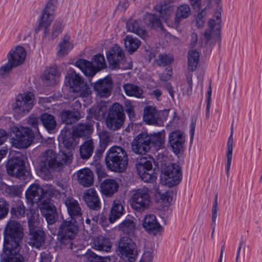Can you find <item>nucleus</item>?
Listing matches in <instances>:
<instances>
[{
    "instance_id": "052dcab7",
    "label": "nucleus",
    "mask_w": 262,
    "mask_h": 262,
    "mask_svg": "<svg viewBox=\"0 0 262 262\" xmlns=\"http://www.w3.org/2000/svg\"><path fill=\"white\" fill-rule=\"evenodd\" d=\"M9 205L3 198H0V219L5 217L8 214Z\"/></svg>"
},
{
    "instance_id": "774afa93",
    "label": "nucleus",
    "mask_w": 262,
    "mask_h": 262,
    "mask_svg": "<svg viewBox=\"0 0 262 262\" xmlns=\"http://www.w3.org/2000/svg\"><path fill=\"white\" fill-rule=\"evenodd\" d=\"M52 256L48 251L42 252L40 253V259L39 262H51Z\"/></svg>"
},
{
    "instance_id": "603ef678",
    "label": "nucleus",
    "mask_w": 262,
    "mask_h": 262,
    "mask_svg": "<svg viewBox=\"0 0 262 262\" xmlns=\"http://www.w3.org/2000/svg\"><path fill=\"white\" fill-rule=\"evenodd\" d=\"M123 88L125 94L129 96L139 98L143 93V91L139 86L130 83L124 84Z\"/></svg>"
},
{
    "instance_id": "f257e3e1",
    "label": "nucleus",
    "mask_w": 262,
    "mask_h": 262,
    "mask_svg": "<svg viewBox=\"0 0 262 262\" xmlns=\"http://www.w3.org/2000/svg\"><path fill=\"white\" fill-rule=\"evenodd\" d=\"M105 162L107 168L115 172H122L128 165L126 150L119 146H113L106 152Z\"/></svg>"
},
{
    "instance_id": "58836bf2",
    "label": "nucleus",
    "mask_w": 262,
    "mask_h": 262,
    "mask_svg": "<svg viewBox=\"0 0 262 262\" xmlns=\"http://www.w3.org/2000/svg\"><path fill=\"white\" fill-rule=\"evenodd\" d=\"M57 155V170L61 169L65 165H69L72 162L73 154L71 151L67 152L60 151Z\"/></svg>"
},
{
    "instance_id": "338daca9",
    "label": "nucleus",
    "mask_w": 262,
    "mask_h": 262,
    "mask_svg": "<svg viewBox=\"0 0 262 262\" xmlns=\"http://www.w3.org/2000/svg\"><path fill=\"white\" fill-rule=\"evenodd\" d=\"M153 258L152 251L151 249H148L144 251L142 259L145 262H151Z\"/></svg>"
},
{
    "instance_id": "8fccbe9b",
    "label": "nucleus",
    "mask_w": 262,
    "mask_h": 262,
    "mask_svg": "<svg viewBox=\"0 0 262 262\" xmlns=\"http://www.w3.org/2000/svg\"><path fill=\"white\" fill-rule=\"evenodd\" d=\"M59 46V49L57 55L59 57L64 56L73 48V45L70 41V37L67 35L64 36Z\"/></svg>"
},
{
    "instance_id": "393cba45",
    "label": "nucleus",
    "mask_w": 262,
    "mask_h": 262,
    "mask_svg": "<svg viewBox=\"0 0 262 262\" xmlns=\"http://www.w3.org/2000/svg\"><path fill=\"white\" fill-rule=\"evenodd\" d=\"M64 204L71 218L77 219L79 222H82L81 208L78 202L72 198H68L65 200Z\"/></svg>"
},
{
    "instance_id": "5701e85b",
    "label": "nucleus",
    "mask_w": 262,
    "mask_h": 262,
    "mask_svg": "<svg viewBox=\"0 0 262 262\" xmlns=\"http://www.w3.org/2000/svg\"><path fill=\"white\" fill-rule=\"evenodd\" d=\"M24 170L23 161L17 158H13L9 160L7 164L8 173L15 177L23 175Z\"/></svg>"
},
{
    "instance_id": "c9c22d12",
    "label": "nucleus",
    "mask_w": 262,
    "mask_h": 262,
    "mask_svg": "<svg viewBox=\"0 0 262 262\" xmlns=\"http://www.w3.org/2000/svg\"><path fill=\"white\" fill-rule=\"evenodd\" d=\"M155 198L157 203L164 207L169 206L172 200L170 191L162 192L158 187L155 189Z\"/></svg>"
},
{
    "instance_id": "e2e57ef3",
    "label": "nucleus",
    "mask_w": 262,
    "mask_h": 262,
    "mask_svg": "<svg viewBox=\"0 0 262 262\" xmlns=\"http://www.w3.org/2000/svg\"><path fill=\"white\" fill-rule=\"evenodd\" d=\"M27 216L28 217V224L39 221V213L37 210H30V212L27 213Z\"/></svg>"
},
{
    "instance_id": "c756f323",
    "label": "nucleus",
    "mask_w": 262,
    "mask_h": 262,
    "mask_svg": "<svg viewBox=\"0 0 262 262\" xmlns=\"http://www.w3.org/2000/svg\"><path fill=\"white\" fill-rule=\"evenodd\" d=\"M78 181L80 184L87 187L91 186L94 181V175L89 168H83L77 172Z\"/></svg>"
},
{
    "instance_id": "423d86ee",
    "label": "nucleus",
    "mask_w": 262,
    "mask_h": 262,
    "mask_svg": "<svg viewBox=\"0 0 262 262\" xmlns=\"http://www.w3.org/2000/svg\"><path fill=\"white\" fill-rule=\"evenodd\" d=\"M151 203L150 190L147 187H142L133 191L130 199L132 208L139 212L148 209Z\"/></svg>"
},
{
    "instance_id": "a878e982",
    "label": "nucleus",
    "mask_w": 262,
    "mask_h": 262,
    "mask_svg": "<svg viewBox=\"0 0 262 262\" xmlns=\"http://www.w3.org/2000/svg\"><path fill=\"white\" fill-rule=\"evenodd\" d=\"M191 13L190 7L188 4H182L178 6L174 11L172 23L174 27H177L181 21L188 17Z\"/></svg>"
},
{
    "instance_id": "c03bdc74",
    "label": "nucleus",
    "mask_w": 262,
    "mask_h": 262,
    "mask_svg": "<svg viewBox=\"0 0 262 262\" xmlns=\"http://www.w3.org/2000/svg\"><path fill=\"white\" fill-rule=\"evenodd\" d=\"M93 247L98 250L108 251L112 247V243L108 239L99 236L94 239Z\"/></svg>"
},
{
    "instance_id": "bf43d9fd",
    "label": "nucleus",
    "mask_w": 262,
    "mask_h": 262,
    "mask_svg": "<svg viewBox=\"0 0 262 262\" xmlns=\"http://www.w3.org/2000/svg\"><path fill=\"white\" fill-rule=\"evenodd\" d=\"M6 192L10 196H18L21 193V188L18 186H9L6 189Z\"/></svg>"
},
{
    "instance_id": "7c9ffc66",
    "label": "nucleus",
    "mask_w": 262,
    "mask_h": 262,
    "mask_svg": "<svg viewBox=\"0 0 262 262\" xmlns=\"http://www.w3.org/2000/svg\"><path fill=\"white\" fill-rule=\"evenodd\" d=\"M155 12L159 14L160 17H161L166 24L169 26L173 27L172 23L173 19L171 18V15L173 13V8L171 6L163 7L161 5H157L154 7Z\"/></svg>"
},
{
    "instance_id": "20e7f679",
    "label": "nucleus",
    "mask_w": 262,
    "mask_h": 262,
    "mask_svg": "<svg viewBox=\"0 0 262 262\" xmlns=\"http://www.w3.org/2000/svg\"><path fill=\"white\" fill-rule=\"evenodd\" d=\"M93 62L85 59H80L75 62V66L79 68L83 74L88 77H93L96 73L106 67V63L103 55L98 54L93 56Z\"/></svg>"
},
{
    "instance_id": "a19ab883",
    "label": "nucleus",
    "mask_w": 262,
    "mask_h": 262,
    "mask_svg": "<svg viewBox=\"0 0 262 262\" xmlns=\"http://www.w3.org/2000/svg\"><path fill=\"white\" fill-rule=\"evenodd\" d=\"M30 238L28 244L33 247L39 248L45 242V234L42 230L30 233Z\"/></svg>"
},
{
    "instance_id": "cd10ccee",
    "label": "nucleus",
    "mask_w": 262,
    "mask_h": 262,
    "mask_svg": "<svg viewBox=\"0 0 262 262\" xmlns=\"http://www.w3.org/2000/svg\"><path fill=\"white\" fill-rule=\"evenodd\" d=\"M136 220L133 217H128L118 225V230L124 234L132 235L136 230Z\"/></svg>"
},
{
    "instance_id": "69168bd1",
    "label": "nucleus",
    "mask_w": 262,
    "mask_h": 262,
    "mask_svg": "<svg viewBox=\"0 0 262 262\" xmlns=\"http://www.w3.org/2000/svg\"><path fill=\"white\" fill-rule=\"evenodd\" d=\"M28 123L34 128H37L39 123V118L34 114L31 115L28 119Z\"/></svg>"
},
{
    "instance_id": "e433bc0d",
    "label": "nucleus",
    "mask_w": 262,
    "mask_h": 262,
    "mask_svg": "<svg viewBox=\"0 0 262 262\" xmlns=\"http://www.w3.org/2000/svg\"><path fill=\"white\" fill-rule=\"evenodd\" d=\"M165 134L164 131L149 135L150 146L151 145L157 150L162 148L165 145Z\"/></svg>"
},
{
    "instance_id": "bb28decb",
    "label": "nucleus",
    "mask_w": 262,
    "mask_h": 262,
    "mask_svg": "<svg viewBox=\"0 0 262 262\" xmlns=\"http://www.w3.org/2000/svg\"><path fill=\"white\" fill-rule=\"evenodd\" d=\"M83 199L89 208L93 209L100 208V201L94 189H86L83 193Z\"/></svg>"
},
{
    "instance_id": "49530a36",
    "label": "nucleus",
    "mask_w": 262,
    "mask_h": 262,
    "mask_svg": "<svg viewBox=\"0 0 262 262\" xmlns=\"http://www.w3.org/2000/svg\"><path fill=\"white\" fill-rule=\"evenodd\" d=\"M94 150V144L91 139L85 141L80 147L79 151L81 158L88 159L91 156Z\"/></svg>"
},
{
    "instance_id": "4468645a",
    "label": "nucleus",
    "mask_w": 262,
    "mask_h": 262,
    "mask_svg": "<svg viewBox=\"0 0 262 262\" xmlns=\"http://www.w3.org/2000/svg\"><path fill=\"white\" fill-rule=\"evenodd\" d=\"M57 154L52 149L42 152L39 158L38 167L41 172L47 173L51 170H57Z\"/></svg>"
},
{
    "instance_id": "6ab92c4d",
    "label": "nucleus",
    "mask_w": 262,
    "mask_h": 262,
    "mask_svg": "<svg viewBox=\"0 0 262 262\" xmlns=\"http://www.w3.org/2000/svg\"><path fill=\"white\" fill-rule=\"evenodd\" d=\"M92 85L96 95L100 97H108L112 93L113 82L110 77L100 79Z\"/></svg>"
},
{
    "instance_id": "2eb2a0df",
    "label": "nucleus",
    "mask_w": 262,
    "mask_h": 262,
    "mask_svg": "<svg viewBox=\"0 0 262 262\" xmlns=\"http://www.w3.org/2000/svg\"><path fill=\"white\" fill-rule=\"evenodd\" d=\"M151 161L142 158L136 164V169L138 175L145 182H151L156 180V176L152 170Z\"/></svg>"
},
{
    "instance_id": "1a4fd4ad",
    "label": "nucleus",
    "mask_w": 262,
    "mask_h": 262,
    "mask_svg": "<svg viewBox=\"0 0 262 262\" xmlns=\"http://www.w3.org/2000/svg\"><path fill=\"white\" fill-rule=\"evenodd\" d=\"M52 195L53 191L51 188L45 189L37 184L31 185L26 192V196L28 201L32 203L41 202V205L48 202Z\"/></svg>"
},
{
    "instance_id": "4d7b16f0",
    "label": "nucleus",
    "mask_w": 262,
    "mask_h": 262,
    "mask_svg": "<svg viewBox=\"0 0 262 262\" xmlns=\"http://www.w3.org/2000/svg\"><path fill=\"white\" fill-rule=\"evenodd\" d=\"M232 145H233V138L232 134L230 135L229 138L228 143H227V170H229L231 164V161L232 159Z\"/></svg>"
},
{
    "instance_id": "9d476101",
    "label": "nucleus",
    "mask_w": 262,
    "mask_h": 262,
    "mask_svg": "<svg viewBox=\"0 0 262 262\" xmlns=\"http://www.w3.org/2000/svg\"><path fill=\"white\" fill-rule=\"evenodd\" d=\"M106 57L112 69L117 67L123 69H130L132 64L130 60H124V54L122 49L115 45L106 53Z\"/></svg>"
},
{
    "instance_id": "79ce46f5",
    "label": "nucleus",
    "mask_w": 262,
    "mask_h": 262,
    "mask_svg": "<svg viewBox=\"0 0 262 262\" xmlns=\"http://www.w3.org/2000/svg\"><path fill=\"white\" fill-rule=\"evenodd\" d=\"M158 115L156 108L151 106L145 107L143 114V120L147 124L157 123Z\"/></svg>"
},
{
    "instance_id": "13d9d810",
    "label": "nucleus",
    "mask_w": 262,
    "mask_h": 262,
    "mask_svg": "<svg viewBox=\"0 0 262 262\" xmlns=\"http://www.w3.org/2000/svg\"><path fill=\"white\" fill-rule=\"evenodd\" d=\"M206 12L205 9H202L196 15L195 19V25L198 28H202L205 24V17Z\"/></svg>"
},
{
    "instance_id": "09e8293b",
    "label": "nucleus",
    "mask_w": 262,
    "mask_h": 262,
    "mask_svg": "<svg viewBox=\"0 0 262 262\" xmlns=\"http://www.w3.org/2000/svg\"><path fill=\"white\" fill-rule=\"evenodd\" d=\"M44 127L48 130H53L56 126V122L54 117L48 113H43L40 117Z\"/></svg>"
},
{
    "instance_id": "b1692460",
    "label": "nucleus",
    "mask_w": 262,
    "mask_h": 262,
    "mask_svg": "<svg viewBox=\"0 0 262 262\" xmlns=\"http://www.w3.org/2000/svg\"><path fill=\"white\" fill-rule=\"evenodd\" d=\"M142 225L147 232L154 234L162 230V227L158 222L156 216L152 214H146L144 216Z\"/></svg>"
},
{
    "instance_id": "680f3d73",
    "label": "nucleus",
    "mask_w": 262,
    "mask_h": 262,
    "mask_svg": "<svg viewBox=\"0 0 262 262\" xmlns=\"http://www.w3.org/2000/svg\"><path fill=\"white\" fill-rule=\"evenodd\" d=\"M62 25L60 22L55 23L53 27L51 32V38L52 39L55 38L61 33Z\"/></svg>"
},
{
    "instance_id": "6e6552de",
    "label": "nucleus",
    "mask_w": 262,
    "mask_h": 262,
    "mask_svg": "<svg viewBox=\"0 0 262 262\" xmlns=\"http://www.w3.org/2000/svg\"><path fill=\"white\" fill-rule=\"evenodd\" d=\"M117 252L122 258L130 262H134L138 256L136 244L130 238L126 236L120 238Z\"/></svg>"
},
{
    "instance_id": "473e14b6",
    "label": "nucleus",
    "mask_w": 262,
    "mask_h": 262,
    "mask_svg": "<svg viewBox=\"0 0 262 262\" xmlns=\"http://www.w3.org/2000/svg\"><path fill=\"white\" fill-rule=\"evenodd\" d=\"M101 191L106 196H112L118 188V184L114 179H108L100 184Z\"/></svg>"
},
{
    "instance_id": "aec40b11",
    "label": "nucleus",
    "mask_w": 262,
    "mask_h": 262,
    "mask_svg": "<svg viewBox=\"0 0 262 262\" xmlns=\"http://www.w3.org/2000/svg\"><path fill=\"white\" fill-rule=\"evenodd\" d=\"M26 52L24 48L17 46L12 49L8 54V61L14 67L22 64L26 59Z\"/></svg>"
},
{
    "instance_id": "4c0bfd02",
    "label": "nucleus",
    "mask_w": 262,
    "mask_h": 262,
    "mask_svg": "<svg viewBox=\"0 0 262 262\" xmlns=\"http://www.w3.org/2000/svg\"><path fill=\"white\" fill-rule=\"evenodd\" d=\"M127 28L128 31L138 35L143 39H145L148 36L146 31L141 26L139 20H134L128 23Z\"/></svg>"
},
{
    "instance_id": "412c9836",
    "label": "nucleus",
    "mask_w": 262,
    "mask_h": 262,
    "mask_svg": "<svg viewBox=\"0 0 262 262\" xmlns=\"http://www.w3.org/2000/svg\"><path fill=\"white\" fill-rule=\"evenodd\" d=\"M59 138L64 147L68 149H74L78 143V137L74 132L67 128L61 130Z\"/></svg>"
},
{
    "instance_id": "2f4dec72",
    "label": "nucleus",
    "mask_w": 262,
    "mask_h": 262,
    "mask_svg": "<svg viewBox=\"0 0 262 262\" xmlns=\"http://www.w3.org/2000/svg\"><path fill=\"white\" fill-rule=\"evenodd\" d=\"M40 209L48 224H52L55 223L57 217V212L53 204L49 201L46 203H43Z\"/></svg>"
},
{
    "instance_id": "37998d69",
    "label": "nucleus",
    "mask_w": 262,
    "mask_h": 262,
    "mask_svg": "<svg viewBox=\"0 0 262 262\" xmlns=\"http://www.w3.org/2000/svg\"><path fill=\"white\" fill-rule=\"evenodd\" d=\"M61 119L66 124H72L81 118L78 111H64L60 114Z\"/></svg>"
},
{
    "instance_id": "864d4df0",
    "label": "nucleus",
    "mask_w": 262,
    "mask_h": 262,
    "mask_svg": "<svg viewBox=\"0 0 262 262\" xmlns=\"http://www.w3.org/2000/svg\"><path fill=\"white\" fill-rule=\"evenodd\" d=\"M93 111L96 119H99L105 116L107 111V105L105 103H101L94 107Z\"/></svg>"
},
{
    "instance_id": "9b49d317",
    "label": "nucleus",
    "mask_w": 262,
    "mask_h": 262,
    "mask_svg": "<svg viewBox=\"0 0 262 262\" xmlns=\"http://www.w3.org/2000/svg\"><path fill=\"white\" fill-rule=\"evenodd\" d=\"M124 114L122 106L119 103L114 104L109 110L106 119L107 127L112 130H116L123 125Z\"/></svg>"
},
{
    "instance_id": "ddd939ff",
    "label": "nucleus",
    "mask_w": 262,
    "mask_h": 262,
    "mask_svg": "<svg viewBox=\"0 0 262 262\" xmlns=\"http://www.w3.org/2000/svg\"><path fill=\"white\" fill-rule=\"evenodd\" d=\"M78 227L71 221H64L60 226L58 236L60 242L64 245L70 244L69 248L72 249L71 241L76 236Z\"/></svg>"
},
{
    "instance_id": "f704fd0d",
    "label": "nucleus",
    "mask_w": 262,
    "mask_h": 262,
    "mask_svg": "<svg viewBox=\"0 0 262 262\" xmlns=\"http://www.w3.org/2000/svg\"><path fill=\"white\" fill-rule=\"evenodd\" d=\"M143 19L145 25L149 28L159 29L161 30L163 29L160 16H157L155 14L147 13L144 15Z\"/></svg>"
},
{
    "instance_id": "a211bd4d",
    "label": "nucleus",
    "mask_w": 262,
    "mask_h": 262,
    "mask_svg": "<svg viewBox=\"0 0 262 262\" xmlns=\"http://www.w3.org/2000/svg\"><path fill=\"white\" fill-rule=\"evenodd\" d=\"M55 1L56 0H49L43 9L40 16L38 29H43L45 34L47 33V29L53 19Z\"/></svg>"
},
{
    "instance_id": "6e6d98bb",
    "label": "nucleus",
    "mask_w": 262,
    "mask_h": 262,
    "mask_svg": "<svg viewBox=\"0 0 262 262\" xmlns=\"http://www.w3.org/2000/svg\"><path fill=\"white\" fill-rule=\"evenodd\" d=\"M173 58L171 55L166 54H160L157 60L159 66H166L172 62Z\"/></svg>"
},
{
    "instance_id": "dca6fc26",
    "label": "nucleus",
    "mask_w": 262,
    "mask_h": 262,
    "mask_svg": "<svg viewBox=\"0 0 262 262\" xmlns=\"http://www.w3.org/2000/svg\"><path fill=\"white\" fill-rule=\"evenodd\" d=\"M185 141V133L181 130L175 129L168 135V143L176 155H178L184 150Z\"/></svg>"
},
{
    "instance_id": "72a5a7b5",
    "label": "nucleus",
    "mask_w": 262,
    "mask_h": 262,
    "mask_svg": "<svg viewBox=\"0 0 262 262\" xmlns=\"http://www.w3.org/2000/svg\"><path fill=\"white\" fill-rule=\"evenodd\" d=\"M59 74L56 68H50L46 69L41 78L44 83L47 85H53L58 82Z\"/></svg>"
},
{
    "instance_id": "ea45409f",
    "label": "nucleus",
    "mask_w": 262,
    "mask_h": 262,
    "mask_svg": "<svg viewBox=\"0 0 262 262\" xmlns=\"http://www.w3.org/2000/svg\"><path fill=\"white\" fill-rule=\"evenodd\" d=\"M123 207L120 201H114L109 215L108 220L110 222L113 223L120 218L123 214Z\"/></svg>"
},
{
    "instance_id": "a18cd8bd",
    "label": "nucleus",
    "mask_w": 262,
    "mask_h": 262,
    "mask_svg": "<svg viewBox=\"0 0 262 262\" xmlns=\"http://www.w3.org/2000/svg\"><path fill=\"white\" fill-rule=\"evenodd\" d=\"M200 58L199 52L196 49H191L187 55L188 68L191 72L194 71L197 67Z\"/></svg>"
},
{
    "instance_id": "c85d7f7f",
    "label": "nucleus",
    "mask_w": 262,
    "mask_h": 262,
    "mask_svg": "<svg viewBox=\"0 0 262 262\" xmlns=\"http://www.w3.org/2000/svg\"><path fill=\"white\" fill-rule=\"evenodd\" d=\"M66 79L67 83L73 92L79 90V86L82 84V82H84L82 78L73 70L68 71Z\"/></svg>"
},
{
    "instance_id": "0e129e2a",
    "label": "nucleus",
    "mask_w": 262,
    "mask_h": 262,
    "mask_svg": "<svg viewBox=\"0 0 262 262\" xmlns=\"http://www.w3.org/2000/svg\"><path fill=\"white\" fill-rule=\"evenodd\" d=\"M14 66H12L9 62L8 61V63L2 66L0 68V75L2 77H5L7 73H8Z\"/></svg>"
},
{
    "instance_id": "7ed1b4c3",
    "label": "nucleus",
    "mask_w": 262,
    "mask_h": 262,
    "mask_svg": "<svg viewBox=\"0 0 262 262\" xmlns=\"http://www.w3.org/2000/svg\"><path fill=\"white\" fill-rule=\"evenodd\" d=\"M4 246L20 247L24 237V229L19 223L14 220L9 221L4 229Z\"/></svg>"
},
{
    "instance_id": "f8f14e48",
    "label": "nucleus",
    "mask_w": 262,
    "mask_h": 262,
    "mask_svg": "<svg viewBox=\"0 0 262 262\" xmlns=\"http://www.w3.org/2000/svg\"><path fill=\"white\" fill-rule=\"evenodd\" d=\"M34 95L27 92L17 95L15 103L13 104V110L19 115L28 113L34 105Z\"/></svg>"
},
{
    "instance_id": "f03ea898",
    "label": "nucleus",
    "mask_w": 262,
    "mask_h": 262,
    "mask_svg": "<svg viewBox=\"0 0 262 262\" xmlns=\"http://www.w3.org/2000/svg\"><path fill=\"white\" fill-rule=\"evenodd\" d=\"M160 177L163 185L169 188L174 187L182 180L181 168L176 163L166 164L162 162Z\"/></svg>"
},
{
    "instance_id": "3c124183",
    "label": "nucleus",
    "mask_w": 262,
    "mask_h": 262,
    "mask_svg": "<svg viewBox=\"0 0 262 262\" xmlns=\"http://www.w3.org/2000/svg\"><path fill=\"white\" fill-rule=\"evenodd\" d=\"M92 130V125L90 123H80L74 129L73 132L78 138L90 134Z\"/></svg>"
},
{
    "instance_id": "39448f33",
    "label": "nucleus",
    "mask_w": 262,
    "mask_h": 262,
    "mask_svg": "<svg viewBox=\"0 0 262 262\" xmlns=\"http://www.w3.org/2000/svg\"><path fill=\"white\" fill-rule=\"evenodd\" d=\"M11 131L15 134V138L11 139V143L17 148H26L31 145L34 138L31 129L21 126H13Z\"/></svg>"
},
{
    "instance_id": "0eeeda50",
    "label": "nucleus",
    "mask_w": 262,
    "mask_h": 262,
    "mask_svg": "<svg viewBox=\"0 0 262 262\" xmlns=\"http://www.w3.org/2000/svg\"><path fill=\"white\" fill-rule=\"evenodd\" d=\"M220 7L213 10L212 16L207 23L208 28L204 32V37L207 41L219 38L222 27V12Z\"/></svg>"
},
{
    "instance_id": "de8ad7c7",
    "label": "nucleus",
    "mask_w": 262,
    "mask_h": 262,
    "mask_svg": "<svg viewBox=\"0 0 262 262\" xmlns=\"http://www.w3.org/2000/svg\"><path fill=\"white\" fill-rule=\"evenodd\" d=\"M125 48L130 53L136 51L140 46V41L132 36L128 35L124 38Z\"/></svg>"
},
{
    "instance_id": "f3484780",
    "label": "nucleus",
    "mask_w": 262,
    "mask_h": 262,
    "mask_svg": "<svg viewBox=\"0 0 262 262\" xmlns=\"http://www.w3.org/2000/svg\"><path fill=\"white\" fill-rule=\"evenodd\" d=\"M150 148L149 135L142 133L134 139L132 143V150L138 155H143Z\"/></svg>"
},
{
    "instance_id": "4be33fe9",
    "label": "nucleus",
    "mask_w": 262,
    "mask_h": 262,
    "mask_svg": "<svg viewBox=\"0 0 262 262\" xmlns=\"http://www.w3.org/2000/svg\"><path fill=\"white\" fill-rule=\"evenodd\" d=\"M20 249V247L10 246L7 248V246H4L5 256L1 262H24V258L19 253Z\"/></svg>"
},
{
    "instance_id": "5fc2aeb1",
    "label": "nucleus",
    "mask_w": 262,
    "mask_h": 262,
    "mask_svg": "<svg viewBox=\"0 0 262 262\" xmlns=\"http://www.w3.org/2000/svg\"><path fill=\"white\" fill-rule=\"evenodd\" d=\"M74 93H78L81 97H86L92 94V91L90 86L84 81L79 86V90L75 91Z\"/></svg>"
}]
</instances>
